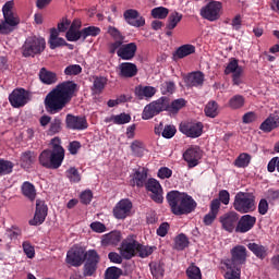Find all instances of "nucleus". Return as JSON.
Segmentation results:
<instances>
[{"mask_svg":"<svg viewBox=\"0 0 279 279\" xmlns=\"http://www.w3.org/2000/svg\"><path fill=\"white\" fill-rule=\"evenodd\" d=\"M81 32L83 34V43H84V40H86L88 36H92V37L99 36V34H101V28L97 26H88L81 29Z\"/></svg>","mask_w":279,"mask_h":279,"instance_id":"49","label":"nucleus"},{"mask_svg":"<svg viewBox=\"0 0 279 279\" xmlns=\"http://www.w3.org/2000/svg\"><path fill=\"white\" fill-rule=\"evenodd\" d=\"M65 38L69 43H77L81 38L83 39L82 31H75L72 26L65 33Z\"/></svg>","mask_w":279,"mask_h":279,"instance_id":"50","label":"nucleus"},{"mask_svg":"<svg viewBox=\"0 0 279 279\" xmlns=\"http://www.w3.org/2000/svg\"><path fill=\"white\" fill-rule=\"evenodd\" d=\"M130 121H132V116H130V113L122 112L116 116L114 125H125L126 123H130Z\"/></svg>","mask_w":279,"mask_h":279,"instance_id":"53","label":"nucleus"},{"mask_svg":"<svg viewBox=\"0 0 279 279\" xmlns=\"http://www.w3.org/2000/svg\"><path fill=\"white\" fill-rule=\"evenodd\" d=\"M81 204H84V206H88L93 202V191L85 190L80 195Z\"/></svg>","mask_w":279,"mask_h":279,"instance_id":"55","label":"nucleus"},{"mask_svg":"<svg viewBox=\"0 0 279 279\" xmlns=\"http://www.w3.org/2000/svg\"><path fill=\"white\" fill-rule=\"evenodd\" d=\"M21 193L26 199L34 202L36 199V185L29 181H25L21 185Z\"/></svg>","mask_w":279,"mask_h":279,"instance_id":"30","label":"nucleus"},{"mask_svg":"<svg viewBox=\"0 0 279 279\" xmlns=\"http://www.w3.org/2000/svg\"><path fill=\"white\" fill-rule=\"evenodd\" d=\"M175 132H178L175 126L168 124L163 128L161 135L163 138H173L175 136Z\"/></svg>","mask_w":279,"mask_h":279,"instance_id":"56","label":"nucleus"},{"mask_svg":"<svg viewBox=\"0 0 279 279\" xmlns=\"http://www.w3.org/2000/svg\"><path fill=\"white\" fill-rule=\"evenodd\" d=\"M27 99H29V94L23 88L14 89L9 95V101L13 108H23L27 104Z\"/></svg>","mask_w":279,"mask_h":279,"instance_id":"18","label":"nucleus"},{"mask_svg":"<svg viewBox=\"0 0 279 279\" xmlns=\"http://www.w3.org/2000/svg\"><path fill=\"white\" fill-rule=\"evenodd\" d=\"M243 106H245V97L243 95L238 94L229 99V108L231 110H240Z\"/></svg>","mask_w":279,"mask_h":279,"instance_id":"38","label":"nucleus"},{"mask_svg":"<svg viewBox=\"0 0 279 279\" xmlns=\"http://www.w3.org/2000/svg\"><path fill=\"white\" fill-rule=\"evenodd\" d=\"M14 170V162L5 159H0V178L3 175H10Z\"/></svg>","mask_w":279,"mask_h":279,"instance_id":"42","label":"nucleus"},{"mask_svg":"<svg viewBox=\"0 0 279 279\" xmlns=\"http://www.w3.org/2000/svg\"><path fill=\"white\" fill-rule=\"evenodd\" d=\"M157 175H158V178H160V180H167V179L171 178V175H173V170L169 169L168 167H161L158 170Z\"/></svg>","mask_w":279,"mask_h":279,"instance_id":"60","label":"nucleus"},{"mask_svg":"<svg viewBox=\"0 0 279 279\" xmlns=\"http://www.w3.org/2000/svg\"><path fill=\"white\" fill-rule=\"evenodd\" d=\"M185 106L186 100L184 98H178L170 104L169 97L162 96L144 107L142 119L149 121V119H154V117H158L160 112L165 111L170 112V114H178Z\"/></svg>","mask_w":279,"mask_h":279,"instance_id":"2","label":"nucleus"},{"mask_svg":"<svg viewBox=\"0 0 279 279\" xmlns=\"http://www.w3.org/2000/svg\"><path fill=\"white\" fill-rule=\"evenodd\" d=\"M250 162H252V156L247 153H242L234 160V166L238 169H245V167H250Z\"/></svg>","mask_w":279,"mask_h":279,"instance_id":"36","label":"nucleus"},{"mask_svg":"<svg viewBox=\"0 0 279 279\" xmlns=\"http://www.w3.org/2000/svg\"><path fill=\"white\" fill-rule=\"evenodd\" d=\"M186 247H189V238H186V234L181 233L177 235L174 239V250L182 252L186 250Z\"/></svg>","mask_w":279,"mask_h":279,"instance_id":"40","label":"nucleus"},{"mask_svg":"<svg viewBox=\"0 0 279 279\" xmlns=\"http://www.w3.org/2000/svg\"><path fill=\"white\" fill-rule=\"evenodd\" d=\"M150 274L154 278H162L165 276V264L161 263H150Z\"/></svg>","mask_w":279,"mask_h":279,"instance_id":"41","label":"nucleus"},{"mask_svg":"<svg viewBox=\"0 0 279 279\" xmlns=\"http://www.w3.org/2000/svg\"><path fill=\"white\" fill-rule=\"evenodd\" d=\"M106 84H108V80L104 76H96L94 78V83L92 86V92L94 95H101L104 93V88H106Z\"/></svg>","mask_w":279,"mask_h":279,"instance_id":"35","label":"nucleus"},{"mask_svg":"<svg viewBox=\"0 0 279 279\" xmlns=\"http://www.w3.org/2000/svg\"><path fill=\"white\" fill-rule=\"evenodd\" d=\"M254 226H256V217L246 214L241 218H238V226L235 227V232L239 234H245L246 232H250V230H252Z\"/></svg>","mask_w":279,"mask_h":279,"instance_id":"19","label":"nucleus"},{"mask_svg":"<svg viewBox=\"0 0 279 279\" xmlns=\"http://www.w3.org/2000/svg\"><path fill=\"white\" fill-rule=\"evenodd\" d=\"M65 75H80L82 73V65L71 64L64 69Z\"/></svg>","mask_w":279,"mask_h":279,"instance_id":"58","label":"nucleus"},{"mask_svg":"<svg viewBox=\"0 0 279 279\" xmlns=\"http://www.w3.org/2000/svg\"><path fill=\"white\" fill-rule=\"evenodd\" d=\"M185 274L187 279H202V269H199L195 264H191L186 268Z\"/></svg>","mask_w":279,"mask_h":279,"instance_id":"45","label":"nucleus"},{"mask_svg":"<svg viewBox=\"0 0 279 279\" xmlns=\"http://www.w3.org/2000/svg\"><path fill=\"white\" fill-rule=\"evenodd\" d=\"M112 213L116 219H126L130 217V213H132V201L128 198L121 199L116 204Z\"/></svg>","mask_w":279,"mask_h":279,"instance_id":"17","label":"nucleus"},{"mask_svg":"<svg viewBox=\"0 0 279 279\" xmlns=\"http://www.w3.org/2000/svg\"><path fill=\"white\" fill-rule=\"evenodd\" d=\"M65 125L68 130L82 132L84 130H88V120H86V117L68 113L65 117Z\"/></svg>","mask_w":279,"mask_h":279,"instance_id":"16","label":"nucleus"},{"mask_svg":"<svg viewBox=\"0 0 279 279\" xmlns=\"http://www.w3.org/2000/svg\"><path fill=\"white\" fill-rule=\"evenodd\" d=\"M4 22L0 23V28L2 29V34H10L12 32V28L10 27H16L19 23H21V20L14 15V13H9L8 15H3Z\"/></svg>","mask_w":279,"mask_h":279,"instance_id":"26","label":"nucleus"},{"mask_svg":"<svg viewBox=\"0 0 279 279\" xmlns=\"http://www.w3.org/2000/svg\"><path fill=\"white\" fill-rule=\"evenodd\" d=\"M47 47V41L43 37L31 36L28 37L24 45L22 46V56L24 58H35V56H40Z\"/></svg>","mask_w":279,"mask_h":279,"instance_id":"6","label":"nucleus"},{"mask_svg":"<svg viewBox=\"0 0 279 279\" xmlns=\"http://www.w3.org/2000/svg\"><path fill=\"white\" fill-rule=\"evenodd\" d=\"M145 189L150 193L149 197L155 202V204H162V202H165V192L162 190V185H160V181L150 178L147 180Z\"/></svg>","mask_w":279,"mask_h":279,"instance_id":"12","label":"nucleus"},{"mask_svg":"<svg viewBox=\"0 0 279 279\" xmlns=\"http://www.w3.org/2000/svg\"><path fill=\"white\" fill-rule=\"evenodd\" d=\"M156 93H158L156 87L147 85H137L134 90V95L140 101H143V99L149 101V99H151Z\"/></svg>","mask_w":279,"mask_h":279,"instance_id":"23","label":"nucleus"},{"mask_svg":"<svg viewBox=\"0 0 279 279\" xmlns=\"http://www.w3.org/2000/svg\"><path fill=\"white\" fill-rule=\"evenodd\" d=\"M221 10H223V4L219 1L208 0V3L201 9V16L205 21L215 23L221 19Z\"/></svg>","mask_w":279,"mask_h":279,"instance_id":"9","label":"nucleus"},{"mask_svg":"<svg viewBox=\"0 0 279 279\" xmlns=\"http://www.w3.org/2000/svg\"><path fill=\"white\" fill-rule=\"evenodd\" d=\"M51 149H44L39 157V165L45 169H60L64 162V147H62V140L53 137L50 141Z\"/></svg>","mask_w":279,"mask_h":279,"instance_id":"4","label":"nucleus"},{"mask_svg":"<svg viewBox=\"0 0 279 279\" xmlns=\"http://www.w3.org/2000/svg\"><path fill=\"white\" fill-rule=\"evenodd\" d=\"M267 169H268L269 173H274V171H276V169H277V171L279 173V157H274L268 162Z\"/></svg>","mask_w":279,"mask_h":279,"instance_id":"63","label":"nucleus"},{"mask_svg":"<svg viewBox=\"0 0 279 279\" xmlns=\"http://www.w3.org/2000/svg\"><path fill=\"white\" fill-rule=\"evenodd\" d=\"M137 246L138 241L132 238H126L121 242L119 252L124 260H131V258H134V256H136Z\"/></svg>","mask_w":279,"mask_h":279,"instance_id":"13","label":"nucleus"},{"mask_svg":"<svg viewBox=\"0 0 279 279\" xmlns=\"http://www.w3.org/2000/svg\"><path fill=\"white\" fill-rule=\"evenodd\" d=\"M22 247L27 258H34L36 256V250L33 247L32 243L25 241L23 242Z\"/></svg>","mask_w":279,"mask_h":279,"instance_id":"57","label":"nucleus"},{"mask_svg":"<svg viewBox=\"0 0 279 279\" xmlns=\"http://www.w3.org/2000/svg\"><path fill=\"white\" fill-rule=\"evenodd\" d=\"M267 199L269 202H279V190H274V189L268 190Z\"/></svg>","mask_w":279,"mask_h":279,"instance_id":"64","label":"nucleus"},{"mask_svg":"<svg viewBox=\"0 0 279 279\" xmlns=\"http://www.w3.org/2000/svg\"><path fill=\"white\" fill-rule=\"evenodd\" d=\"M147 181V169H137L133 175V184H135V186L138 189H143V186H146Z\"/></svg>","mask_w":279,"mask_h":279,"instance_id":"32","label":"nucleus"},{"mask_svg":"<svg viewBox=\"0 0 279 279\" xmlns=\"http://www.w3.org/2000/svg\"><path fill=\"white\" fill-rule=\"evenodd\" d=\"M153 19H167L169 16V9L165 7H157L151 10Z\"/></svg>","mask_w":279,"mask_h":279,"instance_id":"52","label":"nucleus"},{"mask_svg":"<svg viewBox=\"0 0 279 279\" xmlns=\"http://www.w3.org/2000/svg\"><path fill=\"white\" fill-rule=\"evenodd\" d=\"M204 74L202 71H196L190 73L186 78V85L190 86L191 88H202L204 86Z\"/></svg>","mask_w":279,"mask_h":279,"instance_id":"27","label":"nucleus"},{"mask_svg":"<svg viewBox=\"0 0 279 279\" xmlns=\"http://www.w3.org/2000/svg\"><path fill=\"white\" fill-rule=\"evenodd\" d=\"M65 175L70 180V182H74V184H77V182L82 180L80 171L75 167H71L70 169H68Z\"/></svg>","mask_w":279,"mask_h":279,"instance_id":"51","label":"nucleus"},{"mask_svg":"<svg viewBox=\"0 0 279 279\" xmlns=\"http://www.w3.org/2000/svg\"><path fill=\"white\" fill-rule=\"evenodd\" d=\"M123 276V270L119 267L111 266L105 271V279H120Z\"/></svg>","mask_w":279,"mask_h":279,"instance_id":"43","label":"nucleus"},{"mask_svg":"<svg viewBox=\"0 0 279 279\" xmlns=\"http://www.w3.org/2000/svg\"><path fill=\"white\" fill-rule=\"evenodd\" d=\"M175 93V83L173 81L165 82L161 85L162 95H173Z\"/></svg>","mask_w":279,"mask_h":279,"instance_id":"54","label":"nucleus"},{"mask_svg":"<svg viewBox=\"0 0 279 279\" xmlns=\"http://www.w3.org/2000/svg\"><path fill=\"white\" fill-rule=\"evenodd\" d=\"M233 86H241L243 84V69H239L238 72L232 74Z\"/></svg>","mask_w":279,"mask_h":279,"instance_id":"61","label":"nucleus"},{"mask_svg":"<svg viewBox=\"0 0 279 279\" xmlns=\"http://www.w3.org/2000/svg\"><path fill=\"white\" fill-rule=\"evenodd\" d=\"M233 208L242 214L254 213L256 210V196L248 192H238L234 196Z\"/></svg>","mask_w":279,"mask_h":279,"instance_id":"5","label":"nucleus"},{"mask_svg":"<svg viewBox=\"0 0 279 279\" xmlns=\"http://www.w3.org/2000/svg\"><path fill=\"white\" fill-rule=\"evenodd\" d=\"M218 199L221 204L228 206L230 204V192H228L227 190H221L218 194Z\"/></svg>","mask_w":279,"mask_h":279,"instance_id":"62","label":"nucleus"},{"mask_svg":"<svg viewBox=\"0 0 279 279\" xmlns=\"http://www.w3.org/2000/svg\"><path fill=\"white\" fill-rule=\"evenodd\" d=\"M122 239H123V235H121V231H111L102 235L101 244L105 246L119 245Z\"/></svg>","mask_w":279,"mask_h":279,"instance_id":"28","label":"nucleus"},{"mask_svg":"<svg viewBox=\"0 0 279 279\" xmlns=\"http://www.w3.org/2000/svg\"><path fill=\"white\" fill-rule=\"evenodd\" d=\"M192 53H195V46L191 44H185L175 50V52L173 53V57L177 58L178 60H182L183 58L192 56Z\"/></svg>","mask_w":279,"mask_h":279,"instance_id":"34","label":"nucleus"},{"mask_svg":"<svg viewBox=\"0 0 279 279\" xmlns=\"http://www.w3.org/2000/svg\"><path fill=\"white\" fill-rule=\"evenodd\" d=\"M180 21H182V14L179 12H172L169 17H168V24L166 26V28L168 29H175V27H178V23H180Z\"/></svg>","mask_w":279,"mask_h":279,"instance_id":"44","label":"nucleus"},{"mask_svg":"<svg viewBox=\"0 0 279 279\" xmlns=\"http://www.w3.org/2000/svg\"><path fill=\"white\" fill-rule=\"evenodd\" d=\"M49 213V207L47 203L41 199L36 201L35 215L32 220H29V226H43L45 223V219H47V215Z\"/></svg>","mask_w":279,"mask_h":279,"instance_id":"14","label":"nucleus"},{"mask_svg":"<svg viewBox=\"0 0 279 279\" xmlns=\"http://www.w3.org/2000/svg\"><path fill=\"white\" fill-rule=\"evenodd\" d=\"M239 214L236 211H229L220 216L219 221L222 226V230L226 232H236V227L239 226Z\"/></svg>","mask_w":279,"mask_h":279,"instance_id":"15","label":"nucleus"},{"mask_svg":"<svg viewBox=\"0 0 279 279\" xmlns=\"http://www.w3.org/2000/svg\"><path fill=\"white\" fill-rule=\"evenodd\" d=\"M36 162V154L32 150H26L21 154L20 165L22 169H32V166Z\"/></svg>","mask_w":279,"mask_h":279,"instance_id":"31","label":"nucleus"},{"mask_svg":"<svg viewBox=\"0 0 279 279\" xmlns=\"http://www.w3.org/2000/svg\"><path fill=\"white\" fill-rule=\"evenodd\" d=\"M279 126V113H270L269 117L262 122L259 125V130L265 134H269V132H274V130H278Z\"/></svg>","mask_w":279,"mask_h":279,"instance_id":"25","label":"nucleus"},{"mask_svg":"<svg viewBox=\"0 0 279 279\" xmlns=\"http://www.w3.org/2000/svg\"><path fill=\"white\" fill-rule=\"evenodd\" d=\"M48 45L50 49H58V47H64V45H66V40L62 37H57L54 39H49Z\"/></svg>","mask_w":279,"mask_h":279,"instance_id":"59","label":"nucleus"},{"mask_svg":"<svg viewBox=\"0 0 279 279\" xmlns=\"http://www.w3.org/2000/svg\"><path fill=\"white\" fill-rule=\"evenodd\" d=\"M76 90L77 84L73 81H65L58 84L47 94L44 100L46 112H48V114H58V112H62V110L71 104V99L75 97Z\"/></svg>","mask_w":279,"mask_h":279,"instance_id":"1","label":"nucleus"},{"mask_svg":"<svg viewBox=\"0 0 279 279\" xmlns=\"http://www.w3.org/2000/svg\"><path fill=\"white\" fill-rule=\"evenodd\" d=\"M136 51H138V46H136V43L124 44L117 51V56L121 60H134Z\"/></svg>","mask_w":279,"mask_h":279,"instance_id":"22","label":"nucleus"},{"mask_svg":"<svg viewBox=\"0 0 279 279\" xmlns=\"http://www.w3.org/2000/svg\"><path fill=\"white\" fill-rule=\"evenodd\" d=\"M179 131L187 136V138H199L204 134V124L197 121L181 122Z\"/></svg>","mask_w":279,"mask_h":279,"instance_id":"10","label":"nucleus"},{"mask_svg":"<svg viewBox=\"0 0 279 279\" xmlns=\"http://www.w3.org/2000/svg\"><path fill=\"white\" fill-rule=\"evenodd\" d=\"M124 21L132 27H145V17L141 15L136 10L129 9L123 13Z\"/></svg>","mask_w":279,"mask_h":279,"instance_id":"21","label":"nucleus"},{"mask_svg":"<svg viewBox=\"0 0 279 279\" xmlns=\"http://www.w3.org/2000/svg\"><path fill=\"white\" fill-rule=\"evenodd\" d=\"M100 260L101 257L99 256V253H97V251H87V257L85 258V264L83 267V275L85 277L95 276Z\"/></svg>","mask_w":279,"mask_h":279,"instance_id":"11","label":"nucleus"},{"mask_svg":"<svg viewBox=\"0 0 279 279\" xmlns=\"http://www.w3.org/2000/svg\"><path fill=\"white\" fill-rule=\"evenodd\" d=\"M62 132V119L60 117H56L50 122L48 134L49 136H53L56 134H60Z\"/></svg>","mask_w":279,"mask_h":279,"instance_id":"37","label":"nucleus"},{"mask_svg":"<svg viewBox=\"0 0 279 279\" xmlns=\"http://www.w3.org/2000/svg\"><path fill=\"white\" fill-rule=\"evenodd\" d=\"M87 256L88 251H86V247L75 244L68 251L65 263L70 265V267H82Z\"/></svg>","mask_w":279,"mask_h":279,"instance_id":"8","label":"nucleus"},{"mask_svg":"<svg viewBox=\"0 0 279 279\" xmlns=\"http://www.w3.org/2000/svg\"><path fill=\"white\" fill-rule=\"evenodd\" d=\"M39 80L43 84L51 86V84H56L58 82V74L47 70V68H41L39 71Z\"/></svg>","mask_w":279,"mask_h":279,"instance_id":"29","label":"nucleus"},{"mask_svg":"<svg viewBox=\"0 0 279 279\" xmlns=\"http://www.w3.org/2000/svg\"><path fill=\"white\" fill-rule=\"evenodd\" d=\"M130 147L133 156H136L137 158H141L143 156V149H145V144L142 141H133Z\"/></svg>","mask_w":279,"mask_h":279,"instance_id":"46","label":"nucleus"},{"mask_svg":"<svg viewBox=\"0 0 279 279\" xmlns=\"http://www.w3.org/2000/svg\"><path fill=\"white\" fill-rule=\"evenodd\" d=\"M239 69H243V66L239 65V59L231 58L225 69V75H230L231 73L234 74L239 72Z\"/></svg>","mask_w":279,"mask_h":279,"instance_id":"48","label":"nucleus"},{"mask_svg":"<svg viewBox=\"0 0 279 279\" xmlns=\"http://www.w3.org/2000/svg\"><path fill=\"white\" fill-rule=\"evenodd\" d=\"M219 106L215 101H210L205 106L204 112L206 117H209L210 119H215L217 114H219Z\"/></svg>","mask_w":279,"mask_h":279,"instance_id":"47","label":"nucleus"},{"mask_svg":"<svg viewBox=\"0 0 279 279\" xmlns=\"http://www.w3.org/2000/svg\"><path fill=\"white\" fill-rule=\"evenodd\" d=\"M154 250H156V247L145 246L137 242V250H135V255L137 254V256H140V258H147L154 254Z\"/></svg>","mask_w":279,"mask_h":279,"instance_id":"39","label":"nucleus"},{"mask_svg":"<svg viewBox=\"0 0 279 279\" xmlns=\"http://www.w3.org/2000/svg\"><path fill=\"white\" fill-rule=\"evenodd\" d=\"M166 201L168 202L170 213L175 215V217L191 215V213H195V208H197V202H195L193 196L178 190L168 192Z\"/></svg>","mask_w":279,"mask_h":279,"instance_id":"3","label":"nucleus"},{"mask_svg":"<svg viewBox=\"0 0 279 279\" xmlns=\"http://www.w3.org/2000/svg\"><path fill=\"white\" fill-rule=\"evenodd\" d=\"M247 260V248L243 245H236L231 250V258L226 259L223 265L227 269H235L241 271V267Z\"/></svg>","mask_w":279,"mask_h":279,"instance_id":"7","label":"nucleus"},{"mask_svg":"<svg viewBox=\"0 0 279 279\" xmlns=\"http://www.w3.org/2000/svg\"><path fill=\"white\" fill-rule=\"evenodd\" d=\"M118 75L119 77H123L125 80L136 77V75H138V66L132 62H123L119 65Z\"/></svg>","mask_w":279,"mask_h":279,"instance_id":"24","label":"nucleus"},{"mask_svg":"<svg viewBox=\"0 0 279 279\" xmlns=\"http://www.w3.org/2000/svg\"><path fill=\"white\" fill-rule=\"evenodd\" d=\"M247 248L256 256V258H259L260 260L267 258V246L251 242L247 244Z\"/></svg>","mask_w":279,"mask_h":279,"instance_id":"33","label":"nucleus"},{"mask_svg":"<svg viewBox=\"0 0 279 279\" xmlns=\"http://www.w3.org/2000/svg\"><path fill=\"white\" fill-rule=\"evenodd\" d=\"M183 160L187 162V167L193 169L199 165V160H202V149L199 147H190L183 153Z\"/></svg>","mask_w":279,"mask_h":279,"instance_id":"20","label":"nucleus"}]
</instances>
